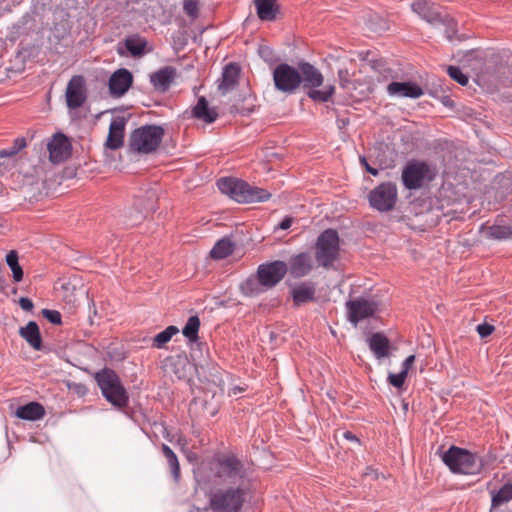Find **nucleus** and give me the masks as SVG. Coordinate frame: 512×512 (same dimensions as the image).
<instances>
[{"label": "nucleus", "mask_w": 512, "mask_h": 512, "mask_svg": "<svg viewBox=\"0 0 512 512\" xmlns=\"http://www.w3.org/2000/svg\"><path fill=\"white\" fill-rule=\"evenodd\" d=\"M129 79H130V86L132 85V75L130 74L129 76Z\"/></svg>", "instance_id": "obj_56"}, {"label": "nucleus", "mask_w": 512, "mask_h": 512, "mask_svg": "<svg viewBox=\"0 0 512 512\" xmlns=\"http://www.w3.org/2000/svg\"><path fill=\"white\" fill-rule=\"evenodd\" d=\"M316 289L311 283H301L291 290V295L295 306H301L305 303L315 300Z\"/></svg>", "instance_id": "obj_27"}, {"label": "nucleus", "mask_w": 512, "mask_h": 512, "mask_svg": "<svg viewBox=\"0 0 512 512\" xmlns=\"http://www.w3.org/2000/svg\"><path fill=\"white\" fill-rule=\"evenodd\" d=\"M168 362L170 363V367L178 379H184L186 378V366L187 361L186 359L177 357V358H170L168 359Z\"/></svg>", "instance_id": "obj_37"}, {"label": "nucleus", "mask_w": 512, "mask_h": 512, "mask_svg": "<svg viewBox=\"0 0 512 512\" xmlns=\"http://www.w3.org/2000/svg\"><path fill=\"white\" fill-rule=\"evenodd\" d=\"M299 72L304 87L310 88L307 95L314 101L327 102L335 92L333 85H327L322 90L315 89L323 84L322 73L310 63L299 64Z\"/></svg>", "instance_id": "obj_6"}, {"label": "nucleus", "mask_w": 512, "mask_h": 512, "mask_svg": "<svg viewBox=\"0 0 512 512\" xmlns=\"http://www.w3.org/2000/svg\"><path fill=\"white\" fill-rule=\"evenodd\" d=\"M200 328V320L198 316H191L186 325L184 326L182 333L190 341H196L198 339V331Z\"/></svg>", "instance_id": "obj_36"}, {"label": "nucleus", "mask_w": 512, "mask_h": 512, "mask_svg": "<svg viewBox=\"0 0 512 512\" xmlns=\"http://www.w3.org/2000/svg\"><path fill=\"white\" fill-rule=\"evenodd\" d=\"M245 501L246 493L243 488H220L209 495L208 508L212 512H241Z\"/></svg>", "instance_id": "obj_3"}, {"label": "nucleus", "mask_w": 512, "mask_h": 512, "mask_svg": "<svg viewBox=\"0 0 512 512\" xmlns=\"http://www.w3.org/2000/svg\"><path fill=\"white\" fill-rule=\"evenodd\" d=\"M447 72H448L449 76L453 80L458 82L460 85L465 86L468 83V77L458 67L449 66L447 69Z\"/></svg>", "instance_id": "obj_38"}, {"label": "nucleus", "mask_w": 512, "mask_h": 512, "mask_svg": "<svg viewBox=\"0 0 512 512\" xmlns=\"http://www.w3.org/2000/svg\"><path fill=\"white\" fill-rule=\"evenodd\" d=\"M19 305L25 311H31L34 307L32 300L27 297H21L19 299Z\"/></svg>", "instance_id": "obj_45"}, {"label": "nucleus", "mask_w": 512, "mask_h": 512, "mask_svg": "<svg viewBox=\"0 0 512 512\" xmlns=\"http://www.w3.org/2000/svg\"><path fill=\"white\" fill-rule=\"evenodd\" d=\"M339 236L333 229L323 231L315 244V258L319 266L329 269L339 255Z\"/></svg>", "instance_id": "obj_7"}, {"label": "nucleus", "mask_w": 512, "mask_h": 512, "mask_svg": "<svg viewBox=\"0 0 512 512\" xmlns=\"http://www.w3.org/2000/svg\"><path fill=\"white\" fill-rule=\"evenodd\" d=\"M241 292L245 296H256L260 293H262L264 290H266L262 283L260 282V279L258 278V275L256 277H250L246 279L240 286Z\"/></svg>", "instance_id": "obj_32"}, {"label": "nucleus", "mask_w": 512, "mask_h": 512, "mask_svg": "<svg viewBox=\"0 0 512 512\" xmlns=\"http://www.w3.org/2000/svg\"><path fill=\"white\" fill-rule=\"evenodd\" d=\"M167 459V462L169 464V467L171 469L172 475L175 478V480H178L180 477V465L178 462V458L175 455V453H172Z\"/></svg>", "instance_id": "obj_41"}, {"label": "nucleus", "mask_w": 512, "mask_h": 512, "mask_svg": "<svg viewBox=\"0 0 512 512\" xmlns=\"http://www.w3.org/2000/svg\"><path fill=\"white\" fill-rule=\"evenodd\" d=\"M368 470H369L370 472H367V473H366V475H372V476H373V478H377V472H376V471H374V470H372V469H370V468H368Z\"/></svg>", "instance_id": "obj_54"}, {"label": "nucleus", "mask_w": 512, "mask_h": 512, "mask_svg": "<svg viewBox=\"0 0 512 512\" xmlns=\"http://www.w3.org/2000/svg\"><path fill=\"white\" fill-rule=\"evenodd\" d=\"M162 452H163L165 458H168L172 453H174L172 451V449L166 444L162 445Z\"/></svg>", "instance_id": "obj_51"}, {"label": "nucleus", "mask_w": 512, "mask_h": 512, "mask_svg": "<svg viewBox=\"0 0 512 512\" xmlns=\"http://www.w3.org/2000/svg\"><path fill=\"white\" fill-rule=\"evenodd\" d=\"M153 51L148 41L138 35L130 36V56L140 58Z\"/></svg>", "instance_id": "obj_30"}, {"label": "nucleus", "mask_w": 512, "mask_h": 512, "mask_svg": "<svg viewBox=\"0 0 512 512\" xmlns=\"http://www.w3.org/2000/svg\"><path fill=\"white\" fill-rule=\"evenodd\" d=\"M20 336L36 351L42 349V337L39 326L35 321H29L26 326L20 327Z\"/></svg>", "instance_id": "obj_23"}, {"label": "nucleus", "mask_w": 512, "mask_h": 512, "mask_svg": "<svg viewBox=\"0 0 512 512\" xmlns=\"http://www.w3.org/2000/svg\"><path fill=\"white\" fill-rule=\"evenodd\" d=\"M288 271L294 278L307 276L314 268V260L310 253L301 252L293 255L287 264Z\"/></svg>", "instance_id": "obj_17"}, {"label": "nucleus", "mask_w": 512, "mask_h": 512, "mask_svg": "<svg viewBox=\"0 0 512 512\" xmlns=\"http://www.w3.org/2000/svg\"><path fill=\"white\" fill-rule=\"evenodd\" d=\"M397 198V186L392 182L381 183L369 193V203L371 207L380 212L392 210L396 204Z\"/></svg>", "instance_id": "obj_9"}, {"label": "nucleus", "mask_w": 512, "mask_h": 512, "mask_svg": "<svg viewBox=\"0 0 512 512\" xmlns=\"http://www.w3.org/2000/svg\"><path fill=\"white\" fill-rule=\"evenodd\" d=\"M448 39L451 40L452 39V36L450 34H448Z\"/></svg>", "instance_id": "obj_57"}, {"label": "nucleus", "mask_w": 512, "mask_h": 512, "mask_svg": "<svg viewBox=\"0 0 512 512\" xmlns=\"http://www.w3.org/2000/svg\"><path fill=\"white\" fill-rule=\"evenodd\" d=\"M126 119L114 117L109 125L108 137L105 146L111 150H117L124 144Z\"/></svg>", "instance_id": "obj_18"}, {"label": "nucleus", "mask_w": 512, "mask_h": 512, "mask_svg": "<svg viewBox=\"0 0 512 512\" xmlns=\"http://www.w3.org/2000/svg\"><path fill=\"white\" fill-rule=\"evenodd\" d=\"M484 233L491 239L508 240L512 239V226L494 224L483 228Z\"/></svg>", "instance_id": "obj_31"}, {"label": "nucleus", "mask_w": 512, "mask_h": 512, "mask_svg": "<svg viewBox=\"0 0 512 512\" xmlns=\"http://www.w3.org/2000/svg\"><path fill=\"white\" fill-rule=\"evenodd\" d=\"M165 131L158 125H144L130 135V149L133 153L151 154L160 146Z\"/></svg>", "instance_id": "obj_5"}, {"label": "nucleus", "mask_w": 512, "mask_h": 512, "mask_svg": "<svg viewBox=\"0 0 512 512\" xmlns=\"http://www.w3.org/2000/svg\"><path fill=\"white\" fill-rule=\"evenodd\" d=\"M344 437H345L346 439H348V440L358 442V439L356 438V436H355L353 433L349 432V431H347V432H345V433H344Z\"/></svg>", "instance_id": "obj_53"}, {"label": "nucleus", "mask_w": 512, "mask_h": 512, "mask_svg": "<svg viewBox=\"0 0 512 512\" xmlns=\"http://www.w3.org/2000/svg\"><path fill=\"white\" fill-rule=\"evenodd\" d=\"M15 415L23 420L37 421L45 416V409L42 404L33 401L19 406L16 409Z\"/></svg>", "instance_id": "obj_26"}, {"label": "nucleus", "mask_w": 512, "mask_h": 512, "mask_svg": "<svg viewBox=\"0 0 512 512\" xmlns=\"http://www.w3.org/2000/svg\"><path fill=\"white\" fill-rule=\"evenodd\" d=\"M117 51L120 55L128 53V36L124 37L118 44Z\"/></svg>", "instance_id": "obj_46"}, {"label": "nucleus", "mask_w": 512, "mask_h": 512, "mask_svg": "<svg viewBox=\"0 0 512 512\" xmlns=\"http://www.w3.org/2000/svg\"><path fill=\"white\" fill-rule=\"evenodd\" d=\"M94 378L101 389L102 395L108 402L117 407L126 406L128 396L115 371L109 368H104L96 372Z\"/></svg>", "instance_id": "obj_4"}, {"label": "nucleus", "mask_w": 512, "mask_h": 512, "mask_svg": "<svg viewBox=\"0 0 512 512\" xmlns=\"http://www.w3.org/2000/svg\"><path fill=\"white\" fill-rule=\"evenodd\" d=\"M6 263L13 273L15 282H20L23 279V270L18 262V254L12 250L6 255Z\"/></svg>", "instance_id": "obj_34"}, {"label": "nucleus", "mask_w": 512, "mask_h": 512, "mask_svg": "<svg viewBox=\"0 0 512 512\" xmlns=\"http://www.w3.org/2000/svg\"><path fill=\"white\" fill-rule=\"evenodd\" d=\"M66 104L69 109L80 108L87 100L85 79L82 75H74L68 82L65 92Z\"/></svg>", "instance_id": "obj_14"}, {"label": "nucleus", "mask_w": 512, "mask_h": 512, "mask_svg": "<svg viewBox=\"0 0 512 512\" xmlns=\"http://www.w3.org/2000/svg\"><path fill=\"white\" fill-rule=\"evenodd\" d=\"M387 92L390 96L419 98L424 92L421 86L414 82H391L387 86Z\"/></svg>", "instance_id": "obj_19"}, {"label": "nucleus", "mask_w": 512, "mask_h": 512, "mask_svg": "<svg viewBox=\"0 0 512 512\" xmlns=\"http://www.w3.org/2000/svg\"><path fill=\"white\" fill-rule=\"evenodd\" d=\"M273 80L276 89L284 93L295 92L302 83L299 69L286 63L276 66L273 71Z\"/></svg>", "instance_id": "obj_10"}, {"label": "nucleus", "mask_w": 512, "mask_h": 512, "mask_svg": "<svg viewBox=\"0 0 512 512\" xmlns=\"http://www.w3.org/2000/svg\"><path fill=\"white\" fill-rule=\"evenodd\" d=\"M338 76H339V79H340L342 85H344L343 82L348 81V71L347 70H339Z\"/></svg>", "instance_id": "obj_50"}, {"label": "nucleus", "mask_w": 512, "mask_h": 512, "mask_svg": "<svg viewBox=\"0 0 512 512\" xmlns=\"http://www.w3.org/2000/svg\"><path fill=\"white\" fill-rule=\"evenodd\" d=\"M109 92L113 97H121L128 91V69L120 68L109 78Z\"/></svg>", "instance_id": "obj_21"}, {"label": "nucleus", "mask_w": 512, "mask_h": 512, "mask_svg": "<svg viewBox=\"0 0 512 512\" xmlns=\"http://www.w3.org/2000/svg\"><path fill=\"white\" fill-rule=\"evenodd\" d=\"M512 500V483H507L492 496V506L498 507Z\"/></svg>", "instance_id": "obj_35"}, {"label": "nucleus", "mask_w": 512, "mask_h": 512, "mask_svg": "<svg viewBox=\"0 0 512 512\" xmlns=\"http://www.w3.org/2000/svg\"><path fill=\"white\" fill-rule=\"evenodd\" d=\"M361 161L365 164L366 170H367L369 173H371V174H372V175H374V176H376V175L378 174L377 169H374V168L370 167V166L367 164V162H366L365 158H362V160H361Z\"/></svg>", "instance_id": "obj_52"}, {"label": "nucleus", "mask_w": 512, "mask_h": 512, "mask_svg": "<svg viewBox=\"0 0 512 512\" xmlns=\"http://www.w3.org/2000/svg\"><path fill=\"white\" fill-rule=\"evenodd\" d=\"M411 9L414 13L419 15L423 20L431 24H447L452 32H455V23L453 19L443 16L442 13L435 7L434 4L427 0H417L411 4Z\"/></svg>", "instance_id": "obj_13"}, {"label": "nucleus", "mask_w": 512, "mask_h": 512, "mask_svg": "<svg viewBox=\"0 0 512 512\" xmlns=\"http://www.w3.org/2000/svg\"><path fill=\"white\" fill-rule=\"evenodd\" d=\"M414 361H415V356L414 355L408 356L404 360V362L402 364V370L401 371H406V374H408V371L411 368V366L413 365Z\"/></svg>", "instance_id": "obj_47"}, {"label": "nucleus", "mask_w": 512, "mask_h": 512, "mask_svg": "<svg viewBox=\"0 0 512 512\" xmlns=\"http://www.w3.org/2000/svg\"><path fill=\"white\" fill-rule=\"evenodd\" d=\"M217 186L222 193L227 194L238 203L264 202L271 197L267 190L234 178H221L218 180Z\"/></svg>", "instance_id": "obj_1"}, {"label": "nucleus", "mask_w": 512, "mask_h": 512, "mask_svg": "<svg viewBox=\"0 0 512 512\" xmlns=\"http://www.w3.org/2000/svg\"><path fill=\"white\" fill-rule=\"evenodd\" d=\"M348 310V319L354 325L358 322L371 317L377 311V305L373 301L364 298L350 300L346 304Z\"/></svg>", "instance_id": "obj_16"}, {"label": "nucleus", "mask_w": 512, "mask_h": 512, "mask_svg": "<svg viewBox=\"0 0 512 512\" xmlns=\"http://www.w3.org/2000/svg\"><path fill=\"white\" fill-rule=\"evenodd\" d=\"M369 347L379 359L386 357L389 353V341L380 333H375L370 337Z\"/></svg>", "instance_id": "obj_28"}, {"label": "nucleus", "mask_w": 512, "mask_h": 512, "mask_svg": "<svg viewBox=\"0 0 512 512\" xmlns=\"http://www.w3.org/2000/svg\"><path fill=\"white\" fill-rule=\"evenodd\" d=\"M42 315L52 324L60 325L62 323L61 314L57 310L43 309Z\"/></svg>", "instance_id": "obj_40"}, {"label": "nucleus", "mask_w": 512, "mask_h": 512, "mask_svg": "<svg viewBox=\"0 0 512 512\" xmlns=\"http://www.w3.org/2000/svg\"><path fill=\"white\" fill-rule=\"evenodd\" d=\"M198 5H199L198 0H184L183 1V9H184L185 13L192 18H196L198 16Z\"/></svg>", "instance_id": "obj_39"}, {"label": "nucleus", "mask_w": 512, "mask_h": 512, "mask_svg": "<svg viewBox=\"0 0 512 512\" xmlns=\"http://www.w3.org/2000/svg\"><path fill=\"white\" fill-rule=\"evenodd\" d=\"M192 117L201 120L205 123H213L218 117V113L215 108H211L205 97H200L197 104L191 111Z\"/></svg>", "instance_id": "obj_25"}, {"label": "nucleus", "mask_w": 512, "mask_h": 512, "mask_svg": "<svg viewBox=\"0 0 512 512\" xmlns=\"http://www.w3.org/2000/svg\"><path fill=\"white\" fill-rule=\"evenodd\" d=\"M216 477L223 481H236L244 477L243 463L233 454H225L218 459Z\"/></svg>", "instance_id": "obj_11"}, {"label": "nucleus", "mask_w": 512, "mask_h": 512, "mask_svg": "<svg viewBox=\"0 0 512 512\" xmlns=\"http://www.w3.org/2000/svg\"><path fill=\"white\" fill-rule=\"evenodd\" d=\"M292 218L291 217H286L284 218L280 224L278 225V228L282 229V230H286V229H289L292 225Z\"/></svg>", "instance_id": "obj_48"}, {"label": "nucleus", "mask_w": 512, "mask_h": 512, "mask_svg": "<svg viewBox=\"0 0 512 512\" xmlns=\"http://www.w3.org/2000/svg\"><path fill=\"white\" fill-rule=\"evenodd\" d=\"M26 147V139L23 137H18L13 141V144L10 148L13 150L15 154L20 152L23 148Z\"/></svg>", "instance_id": "obj_44"}, {"label": "nucleus", "mask_w": 512, "mask_h": 512, "mask_svg": "<svg viewBox=\"0 0 512 512\" xmlns=\"http://www.w3.org/2000/svg\"><path fill=\"white\" fill-rule=\"evenodd\" d=\"M239 74L240 68L237 64L230 63L225 66L222 73L221 82L218 86L222 94H225L235 88L238 83Z\"/></svg>", "instance_id": "obj_24"}, {"label": "nucleus", "mask_w": 512, "mask_h": 512, "mask_svg": "<svg viewBox=\"0 0 512 512\" xmlns=\"http://www.w3.org/2000/svg\"><path fill=\"white\" fill-rule=\"evenodd\" d=\"M178 333L179 329L176 326H168L165 330L161 331L160 333L154 336L152 340L153 347L157 349L164 348L165 345L172 339V337Z\"/></svg>", "instance_id": "obj_33"}, {"label": "nucleus", "mask_w": 512, "mask_h": 512, "mask_svg": "<svg viewBox=\"0 0 512 512\" xmlns=\"http://www.w3.org/2000/svg\"><path fill=\"white\" fill-rule=\"evenodd\" d=\"M235 248V244L228 237L220 239L210 251L211 258L221 260L230 256Z\"/></svg>", "instance_id": "obj_29"}, {"label": "nucleus", "mask_w": 512, "mask_h": 512, "mask_svg": "<svg viewBox=\"0 0 512 512\" xmlns=\"http://www.w3.org/2000/svg\"><path fill=\"white\" fill-rule=\"evenodd\" d=\"M15 155L16 154L13 152V150L10 147L0 150V158L12 157Z\"/></svg>", "instance_id": "obj_49"}, {"label": "nucleus", "mask_w": 512, "mask_h": 512, "mask_svg": "<svg viewBox=\"0 0 512 512\" xmlns=\"http://www.w3.org/2000/svg\"><path fill=\"white\" fill-rule=\"evenodd\" d=\"M288 272L287 264L277 260L270 263L261 264L258 267L257 275L265 289L276 286Z\"/></svg>", "instance_id": "obj_12"}, {"label": "nucleus", "mask_w": 512, "mask_h": 512, "mask_svg": "<svg viewBox=\"0 0 512 512\" xmlns=\"http://www.w3.org/2000/svg\"><path fill=\"white\" fill-rule=\"evenodd\" d=\"M476 330L481 338H485L492 334V332L494 331V327L490 324L484 323L479 324Z\"/></svg>", "instance_id": "obj_43"}, {"label": "nucleus", "mask_w": 512, "mask_h": 512, "mask_svg": "<svg viewBox=\"0 0 512 512\" xmlns=\"http://www.w3.org/2000/svg\"><path fill=\"white\" fill-rule=\"evenodd\" d=\"M177 76V71L172 66H165L150 75L152 85L157 91L165 92L169 89Z\"/></svg>", "instance_id": "obj_20"}, {"label": "nucleus", "mask_w": 512, "mask_h": 512, "mask_svg": "<svg viewBox=\"0 0 512 512\" xmlns=\"http://www.w3.org/2000/svg\"><path fill=\"white\" fill-rule=\"evenodd\" d=\"M178 443L181 444L182 446H185V441H183L181 438L178 439Z\"/></svg>", "instance_id": "obj_55"}, {"label": "nucleus", "mask_w": 512, "mask_h": 512, "mask_svg": "<svg viewBox=\"0 0 512 512\" xmlns=\"http://www.w3.org/2000/svg\"><path fill=\"white\" fill-rule=\"evenodd\" d=\"M435 177L434 168L424 161L412 160L402 170L401 179L408 190H418Z\"/></svg>", "instance_id": "obj_8"}, {"label": "nucleus", "mask_w": 512, "mask_h": 512, "mask_svg": "<svg viewBox=\"0 0 512 512\" xmlns=\"http://www.w3.org/2000/svg\"><path fill=\"white\" fill-rule=\"evenodd\" d=\"M257 16L262 21H274L280 11L278 0H254Z\"/></svg>", "instance_id": "obj_22"}, {"label": "nucleus", "mask_w": 512, "mask_h": 512, "mask_svg": "<svg viewBox=\"0 0 512 512\" xmlns=\"http://www.w3.org/2000/svg\"><path fill=\"white\" fill-rule=\"evenodd\" d=\"M441 459L455 474L477 475L484 466L479 456L457 446H451L442 454Z\"/></svg>", "instance_id": "obj_2"}, {"label": "nucleus", "mask_w": 512, "mask_h": 512, "mask_svg": "<svg viewBox=\"0 0 512 512\" xmlns=\"http://www.w3.org/2000/svg\"><path fill=\"white\" fill-rule=\"evenodd\" d=\"M47 149L49 151L50 161L54 164H59L69 158L72 145L65 134L58 132L54 134L52 139L48 142Z\"/></svg>", "instance_id": "obj_15"}, {"label": "nucleus", "mask_w": 512, "mask_h": 512, "mask_svg": "<svg viewBox=\"0 0 512 512\" xmlns=\"http://www.w3.org/2000/svg\"><path fill=\"white\" fill-rule=\"evenodd\" d=\"M407 377L406 371H401L398 374H389L388 382L396 388H400L403 386L405 379Z\"/></svg>", "instance_id": "obj_42"}]
</instances>
